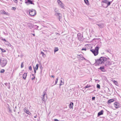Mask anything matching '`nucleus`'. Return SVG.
I'll list each match as a JSON object with an SVG mask.
<instances>
[{"mask_svg": "<svg viewBox=\"0 0 121 121\" xmlns=\"http://www.w3.org/2000/svg\"><path fill=\"white\" fill-rule=\"evenodd\" d=\"M99 47L97 46L94 49H91L90 51L92 52L95 56L97 55L99 53Z\"/></svg>", "mask_w": 121, "mask_h": 121, "instance_id": "obj_1", "label": "nucleus"}, {"mask_svg": "<svg viewBox=\"0 0 121 121\" xmlns=\"http://www.w3.org/2000/svg\"><path fill=\"white\" fill-rule=\"evenodd\" d=\"M107 60L106 57H101L97 61V63L98 64H101L104 63Z\"/></svg>", "mask_w": 121, "mask_h": 121, "instance_id": "obj_2", "label": "nucleus"}, {"mask_svg": "<svg viewBox=\"0 0 121 121\" xmlns=\"http://www.w3.org/2000/svg\"><path fill=\"white\" fill-rule=\"evenodd\" d=\"M111 2H109L108 0H105L102 2V6L104 7L107 8L110 4Z\"/></svg>", "mask_w": 121, "mask_h": 121, "instance_id": "obj_3", "label": "nucleus"}, {"mask_svg": "<svg viewBox=\"0 0 121 121\" xmlns=\"http://www.w3.org/2000/svg\"><path fill=\"white\" fill-rule=\"evenodd\" d=\"M7 60L4 58H2L0 60V62L1 65L2 67H4L5 65L7 63Z\"/></svg>", "mask_w": 121, "mask_h": 121, "instance_id": "obj_4", "label": "nucleus"}, {"mask_svg": "<svg viewBox=\"0 0 121 121\" xmlns=\"http://www.w3.org/2000/svg\"><path fill=\"white\" fill-rule=\"evenodd\" d=\"M29 13L31 16H33L36 15V12L35 10L32 9L29 10Z\"/></svg>", "mask_w": 121, "mask_h": 121, "instance_id": "obj_5", "label": "nucleus"}, {"mask_svg": "<svg viewBox=\"0 0 121 121\" xmlns=\"http://www.w3.org/2000/svg\"><path fill=\"white\" fill-rule=\"evenodd\" d=\"M43 94L42 97V100L43 101H45L47 99V95L46 92L45 91H44L43 92Z\"/></svg>", "mask_w": 121, "mask_h": 121, "instance_id": "obj_6", "label": "nucleus"}, {"mask_svg": "<svg viewBox=\"0 0 121 121\" xmlns=\"http://www.w3.org/2000/svg\"><path fill=\"white\" fill-rule=\"evenodd\" d=\"M57 2L60 6L61 8H63L64 7V4L60 0H58Z\"/></svg>", "mask_w": 121, "mask_h": 121, "instance_id": "obj_7", "label": "nucleus"}, {"mask_svg": "<svg viewBox=\"0 0 121 121\" xmlns=\"http://www.w3.org/2000/svg\"><path fill=\"white\" fill-rule=\"evenodd\" d=\"M0 13L2 14H4L7 15H9V13L7 12H5L4 10H1L0 11Z\"/></svg>", "mask_w": 121, "mask_h": 121, "instance_id": "obj_8", "label": "nucleus"}, {"mask_svg": "<svg viewBox=\"0 0 121 121\" xmlns=\"http://www.w3.org/2000/svg\"><path fill=\"white\" fill-rule=\"evenodd\" d=\"M98 70L101 73H102V72H105L106 71V70L105 69H98Z\"/></svg>", "mask_w": 121, "mask_h": 121, "instance_id": "obj_9", "label": "nucleus"}, {"mask_svg": "<svg viewBox=\"0 0 121 121\" xmlns=\"http://www.w3.org/2000/svg\"><path fill=\"white\" fill-rule=\"evenodd\" d=\"M104 111L102 110H101L100 112H99L98 113V117H99L100 116L103 114Z\"/></svg>", "mask_w": 121, "mask_h": 121, "instance_id": "obj_10", "label": "nucleus"}, {"mask_svg": "<svg viewBox=\"0 0 121 121\" xmlns=\"http://www.w3.org/2000/svg\"><path fill=\"white\" fill-rule=\"evenodd\" d=\"M24 111L27 114H30V113H31L30 112H29L28 110L27 109L26 107L24 109Z\"/></svg>", "mask_w": 121, "mask_h": 121, "instance_id": "obj_11", "label": "nucleus"}, {"mask_svg": "<svg viewBox=\"0 0 121 121\" xmlns=\"http://www.w3.org/2000/svg\"><path fill=\"white\" fill-rule=\"evenodd\" d=\"M114 106L116 108H117L119 107V104L117 102H115L114 104Z\"/></svg>", "mask_w": 121, "mask_h": 121, "instance_id": "obj_12", "label": "nucleus"}, {"mask_svg": "<svg viewBox=\"0 0 121 121\" xmlns=\"http://www.w3.org/2000/svg\"><path fill=\"white\" fill-rule=\"evenodd\" d=\"M27 75V73H25L23 75V78L24 79H25L26 78Z\"/></svg>", "mask_w": 121, "mask_h": 121, "instance_id": "obj_13", "label": "nucleus"}, {"mask_svg": "<svg viewBox=\"0 0 121 121\" xmlns=\"http://www.w3.org/2000/svg\"><path fill=\"white\" fill-rule=\"evenodd\" d=\"M73 102H71L69 104V108H72L73 106Z\"/></svg>", "mask_w": 121, "mask_h": 121, "instance_id": "obj_14", "label": "nucleus"}, {"mask_svg": "<svg viewBox=\"0 0 121 121\" xmlns=\"http://www.w3.org/2000/svg\"><path fill=\"white\" fill-rule=\"evenodd\" d=\"M8 109L9 110V112L10 113H12V110L10 109V107L8 104Z\"/></svg>", "mask_w": 121, "mask_h": 121, "instance_id": "obj_15", "label": "nucleus"}, {"mask_svg": "<svg viewBox=\"0 0 121 121\" xmlns=\"http://www.w3.org/2000/svg\"><path fill=\"white\" fill-rule=\"evenodd\" d=\"M114 101V100L113 99H111L108 101V103H111L113 102Z\"/></svg>", "mask_w": 121, "mask_h": 121, "instance_id": "obj_16", "label": "nucleus"}, {"mask_svg": "<svg viewBox=\"0 0 121 121\" xmlns=\"http://www.w3.org/2000/svg\"><path fill=\"white\" fill-rule=\"evenodd\" d=\"M85 3L87 5H88L89 4V3L88 0H84Z\"/></svg>", "mask_w": 121, "mask_h": 121, "instance_id": "obj_17", "label": "nucleus"}, {"mask_svg": "<svg viewBox=\"0 0 121 121\" xmlns=\"http://www.w3.org/2000/svg\"><path fill=\"white\" fill-rule=\"evenodd\" d=\"M91 86L90 85H89L88 84L86 86L84 87V88L85 89H86V88H89L91 87Z\"/></svg>", "mask_w": 121, "mask_h": 121, "instance_id": "obj_18", "label": "nucleus"}, {"mask_svg": "<svg viewBox=\"0 0 121 121\" xmlns=\"http://www.w3.org/2000/svg\"><path fill=\"white\" fill-rule=\"evenodd\" d=\"M112 81L113 82L114 84L116 85H117V84H118V83L116 81L113 80H112Z\"/></svg>", "mask_w": 121, "mask_h": 121, "instance_id": "obj_19", "label": "nucleus"}, {"mask_svg": "<svg viewBox=\"0 0 121 121\" xmlns=\"http://www.w3.org/2000/svg\"><path fill=\"white\" fill-rule=\"evenodd\" d=\"M58 48H55L54 50V52H55L56 51H58Z\"/></svg>", "mask_w": 121, "mask_h": 121, "instance_id": "obj_20", "label": "nucleus"}, {"mask_svg": "<svg viewBox=\"0 0 121 121\" xmlns=\"http://www.w3.org/2000/svg\"><path fill=\"white\" fill-rule=\"evenodd\" d=\"M0 49L1 50L2 52H6V51L4 49H3L2 48H0Z\"/></svg>", "mask_w": 121, "mask_h": 121, "instance_id": "obj_21", "label": "nucleus"}, {"mask_svg": "<svg viewBox=\"0 0 121 121\" xmlns=\"http://www.w3.org/2000/svg\"><path fill=\"white\" fill-rule=\"evenodd\" d=\"M58 78H57L56 79L55 81V83L54 84V85H56L57 83V82H58Z\"/></svg>", "mask_w": 121, "mask_h": 121, "instance_id": "obj_22", "label": "nucleus"}, {"mask_svg": "<svg viewBox=\"0 0 121 121\" xmlns=\"http://www.w3.org/2000/svg\"><path fill=\"white\" fill-rule=\"evenodd\" d=\"M97 87L98 88L100 89V85L99 84H97Z\"/></svg>", "mask_w": 121, "mask_h": 121, "instance_id": "obj_23", "label": "nucleus"}, {"mask_svg": "<svg viewBox=\"0 0 121 121\" xmlns=\"http://www.w3.org/2000/svg\"><path fill=\"white\" fill-rule=\"evenodd\" d=\"M64 84V82H63L62 80H61L60 81V86H61L63 85Z\"/></svg>", "mask_w": 121, "mask_h": 121, "instance_id": "obj_24", "label": "nucleus"}, {"mask_svg": "<svg viewBox=\"0 0 121 121\" xmlns=\"http://www.w3.org/2000/svg\"><path fill=\"white\" fill-rule=\"evenodd\" d=\"M4 69H2L1 70L0 73H3L4 72Z\"/></svg>", "mask_w": 121, "mask_h": 121, "instance_id": "obj_25", "label": "nucleus"}, {"mask_svg": "<svg viewBox=\"0 0 121 121\" xmlns=\"http://www.w3.org/2000/svg\"><path fill=\"white\" fill-rule=\"evenodd\" d=\"M24 71V70H22V72H20V73H19V76L20 75H22V73H23V71Z\"/></svg>", "mask_w": 121, "mask_h": 121, "instance_id": "obj_26", "label": "nucleus"}, {"mask_svg": "<svg viewBox=\"0 0 121 121\" xmlns=\"http://www.w3.org/2000/svg\"><path fill=\"white\" fill-rule=\"evenodd\" d=\"M21 67L22 68H23L24 67V65L23 64V62H22L21 63Z\"/></svg>", "mask_w": 121, "mask_h": 121, "instance_id": "obj_27", "label": "nucleus"}, {"mask_svg": "<svg viewBox=\"0 0 121 121\" xmlns=\"http://www.w3.org/2000/svg\"><path fill=\"white\" fill-rule=\"evenodd\" d=\"M86 48H82L81 49L82 51L85 50L86 51Z\"/></svg>", "mask_w": 121, "mask_h": 121, "instance_id": "obj_28", "label": "nucleus"}, {"mask_svg": "<svg viewBox=\"0 0 121 121\" xmlns=\"http://www.w3.org/2000/svg\"><path fill=\"white\" fill-rule=\"evenodd\" d=\"M95 99V97H93L92 98V100H94Z\"/></svg>", "mask_w": 121, "mask_h": 121, "instance_id": "obj_29", "label": "nucleus"}, {"mask_svg": "<svg viewBox=\"0 0 121 121\" xmlns=\"http://www.w3.org/2000/svg\"><path fill=\"white\" fill-rule=\"evenodd\" d=\"M12 9L15 10L16 9V8L15 7H13L12 8Z\"/></svg>", "mask_w": 121, "mask_h": 121, "instance_id": "obj_30", "label": "nucleus"}, {"mask_svg": "<svg viewBox=\"0 0 121 121\" xmlns=\"http://www.w3.org/2000/svg\"><path fill=\"white\" fill-rule=\"evenodd\" d=\"M41 53L42 54V56H43L45 55L44 53L43 52H41Z\"/></svg>", "mask_w": 121, "mask_h": 121, "instance_id": "obj_31", "label": "nucleus"}, {"mask_svg": "<svg viewBox=\"0 0 121 121\" xmlns=\"http://www.w3.org/2000/svg\"><path fill=\"white\" fill-rule=\"evenodd\" d=\"M14 2H15V3H17L18 1L17 0H13Z\"/></svg>", "mask_w": 121, "mask_h": 121, "instance_id": "obj_32", "label": "nucleus"}, {"mask_svg": "<svg viewBox=\"0 0 121 121\" xmlns=\"http://www.w3.org/2000/svg\"><path fill=\"white\" fill-rule=\"evenodd\" d=\"M34 69V72L35 73H36V70H35V69H36V70H37L38 69Z\"/></svg>", "mask_w": 121, "mask_h": 121, "instance_id": "obj_33", "label": "nucleus"}, {"mask_svg": "<svg viewBox=\"0 0 121 121\" xmlns=\"http://www.w3.org/2000/svg\"><path fill=\"white\" fill-rule=\"evenodd\" d=\"M38 65H39L38 64H37L35 67V68H38Z\"/></svg>", "mask_w": 121, "mask_h": 121, "instance_id": "obj_34", "label": "nucleus"}, {"mask_svg": "<svg viewBox=\"0 0 121 121\" xmlns=\"http://www.w3.org/2000/svg\"><path fill=\"white\" fill-rule=\"evenodd\" d=\"M35 78V77L34 76L33 78H31V79L32 80H33Z\"/></svg>", "mask_w": 121, "mask_h": 121, "instance_id": "obj_35", "label": "nucleus"}, {"mask_svg": "<svg viewBox=\"0 0 121 121\" xmlns=\"http://www.w3.org/2000/svg\"><path fill=\"white\" fill-rule=\"evenodd\" d=\"M50 77H52L53 78H54L55 76L54 75H51V76Z\"/></svg>", "mask_w": 121, "mask_h": 121, "instance_id": "obj_36", "label": "nucleus"}, {"mask_svg": "<svg viewBox=\"0 0 121 121\" xmlns=\"http://www.w3.org/2000/svg\"><path fill=\"white\" fill-rule=\"evenodd\" d=\"M54 121H58V120L57 119H54Z\"/></svg>", "mask_w": 121, "mask_h": 121, "instance_id": "obj_37", "label": "nucleus"}, {"mask_svg": "<svg viewBox=\"0 0 121 121\" xmlns=\"http://www.w3.org/2000/svg\"><path fill=\"white\" fill-rule=\"evenodd\" d=\"M57 14L58 16H60L61 14L60 13H57Z\"/></svg>", "mask_w": 121, "mask_h": 121, "instance_id": "obj_38", "label": "nucleus"}, {"mask_svg": "<svg viewBox=\"0 0 121 121\" xmlns=\"http://www.w3.org/2000/svg\"><path fill=\"white\" fill-rule=\"evenodd\" d=\"M4 84L6 85V86H7L8 85V83H4Z\"/></svg>", "mask_w": 121, "mask_h": 121, "instance_id": "obj_39", "label": "nucleus"}, {"mask_svg": "<svg viewBox=\"0 0 121 121\" xmlns=\"http://www.w3.org/2000/svg\"><path fill=\"white\" fill-rule=\"evenodd\" d=\"M37 117V115H36V116H35L34 117L35 118H36Z\"/></svg>", "mask_w": 121, "mask_h": 121, "instance_id": "obj_40", "label": "nucleus"}, {"mask_svg": "<svg viewBox=\"0 0 121 121\" xmlns=\"http://www.w3.org/2000/svg\"><path fill=\"white\" fill-rule=\"evenodd\" d=\"M3 40L4 41H6V40H5V39H3Z\"/></svg>", "mask_w": 121, "mask_h": 121, "instance_id": "obj_41", "label": "nucleus"}, {"mask_svg": "<svg viewBox=\"0 0 121 121\" xmlns=\"http://www.w3.org/2000/svg\"><path fill=\"white\" fill-rule=\"evenodd\" d=\"M91 89H88L87 90H90Z\"/></svg>", "mask_w": 121, "mask_h": 121, "instance_id": "obj_42", "label": "nucleus"}, {"mask_svg": "<svg viewBox=\"0 0 121 121\" xmlns=\"http://www.w3.org/2000/svg\"><path fill=\"white\" fill-rule=\"evenodd\" d=\"M32 35H33V36H35V35L34 34H32Z\"/></svg>", "mask_w": 121, "mask_h": 121, "instance_id": "obj_43", "label": "nucleus"}, {"mask_svg": "<svg viewBox=\"0 0 121 121\" xmlns=\"http://www.w3.org/2000/svg\"><path fill=\"white\" fill-rule=\"evenodd\" d=\"M29 69L30 70H32V69H31V68H30V69Z\"/></svg>", "mask_w": 121, "mask_h": 121, "instance_id": "obj_44", "label": "nucleus"}, {"mask_svg": "<svg viewBox=\"0 0 121 121\" xmlns=\"http://www.w3.org/2000/svg\"><path fill=\"white\" fill-rule=\"evenodd\" d=\"M17 108V106H15V108Z\"/></svg>", "mask_w": 121, "mask_h": 121, "instance_id": "obj_45", "label": "nucleus"}, {"mask_svg": "<svg viewBox=\"0 0 121 121\" xmlns=\"http://www.w3.org/2000/svg\"><path fill=\"white\" fill-rule=\"evenodd\" d=\"M32 76H34V74H32Z\"/></svg>", "mask_w": 121, "mask_h": 121, "instance_id": "obj_46", "label": "nucleus"}, {"mask_svg": "<svg viewBox=\"0 0 121 121\" xmlns=\"http://www.w3.org/2000/svg\"><path fill=\"white\" fill-rule=\"evenodd\" d=\"M14 112H15V110H14Z\"/></svg>", "mask_w": 121, "mask_h": 121, "instance_id": "obj_47", "label": "nucleus"}, {"mask_svg": "<svg viewBox=\"0 0 121 121\" xmlns=\"http://www.w3.org/2000/svg\"><path fill=\"white\" fill-rule=\"evenodd\" d=\"M10 88V86H9V89Z\"/></svg>", "mask_w": 121, "mask_h": 121, "instance_id": "obj_48", "label": "nucleus"}, {"mask_svg": "<svg viewBox=\"0 0 121 121\" xmlns=\"http://www.w3.org/2000/svg\"><path fill=\"white\" fill-rule=\"evenodd\" d=\"M99 68H102L101 67H100Z\"/></svg>", "mask_w": 121, "mask_h": 121, "instance_id": "obj_49", "label": "nucleus"}, {"mask_svg": "<svg viewBox=\"0 0 121 121\" xmlns=\"http://www.w3.org/2000/svg\"><path fill=\"white\" fill-rule=\"evenodd\" d=\"M30 67V68H31V66H30V67Z\"/></svg>", "mask_w": 121, "mask_h": 121, "instance_id": "obj_50", "label": "nucleus"}, {"mask_svg": "<svg viewBox=\"0 0 121 121\" xmlns=\"http://www.w3.org/2000/svg\"><path fill=\"white\" fill-rule=\"evenodd\" d=\"M20 0V1H22V0Z\"/></svg>", "mask_w": 121, "mask_h": 121, "instance_id": "obj_51", "label": "nucleus"}, {"mask_svg": "<svg viewBox=\"0 0 121 121\" xmlns=\"http://www.w3.org/2000/svg\"><path fill=\"white\" fill-rule=\"evenodd\" d=\"M18 114H19V112H18Z\"/></svg>", "mask_w": 121, "mask_h": 121, "instance_id": "obj_52", "label": "nucleus"}, {"mask_svg": "<svg viewBox=\"0 0 121 121\" xmlns=\"http://www.w3.org/2000/svg\"><path fill=\"white\" fill-rule=\"evenodd\" d=\"M108 89L109 90V89L108 88Z\"/></svg>", "mask_w": 121, "mask_h": 121, "instance_id": "obj_53", "label": "nucleus"}, {"mask_svg": "<svg viewBox=\"0 0 121 121\" xmlns=\"http://www.w3.org/2000/svg\"><path fill=\"white\" fill-rule=\"evenodd\" d=\"M9 84H10V83H9Z\"/></svg>", "mask_w": 121, "mask_h": 121, "instance_id": "obj_54", "label": "nucleus"}]
</instances>
